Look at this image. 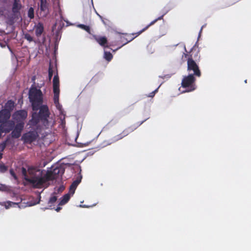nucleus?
I'll use <instances>...</instances> for the list:
<instances>
[{
	"label": "nucleus",
	"mask_w": 251,
	"mask_h": 251,
	"mask_svg": "<svg viewBox=\"0 0 251 251\" xmlns=\"http://www.w3.org/2000/svg\"><path fill=\"white\" fill-rule=\"evenodd\" d=\"M64 172V169L60 166H52L47 172L34 168H30L26 171L22 169V174L25 180L37 188L47 187L49 181L57 179Z\"/></svg>",
	"instance_id": "1"
},
{
	"label": "nucleus",
	"mask_w": 251,
	"mask_h": 251,
	"mask_svg": "<svg viewBox=\"0 0 251 251\" xmlns=\"http://www.w3.org/2000/svg\"><path fill=\"white\" fill-rule=\"evenodd\" d=\"M29 99L32 103L33 111H37L40 108L39 114L34 112L32 119L30 121L31 125L37 124L40 120H46L49 116L48 108L46 105H42V94L40 90L35 87H31L29 91Z\"/></svg>",
	"instance_id": "2"
},
{
	"label": "nucleus",
	"mask_w": 251,
	"mask_h": 251,
	"mask_svg": "<svg viewBox=\"0 0 251 251\" xmlns=\"http://www.w3.org/2000/svg\"><path fill=\"white\" fill-rule=\"evenodd\" d=\"M11 114L6 110L0 111V128L3 132H9L14 127L15 123L9 121Z\"/></svg>",
	"instance_id": "3"
},
{
	"label": "nucleus",
	"mask_w": 251,
	"mask_h": 251,
	"mask_svg": "<svg viewBox=\"0 0 251 251\" xmlns=\"http://www.w3.org/2000/svg\"><path fill=\"white\" fill-rule=\"evenodd\" d=\"M53 88L54 93V102L60 114L64 115L62 106L59 103V80L58 75H54L53 79Z\"/></svg>",
	"instance_id": "4"
},
{
	"label": "nucleus",
	"mask_w": 251,
	"mask_h": 251,
	"mask_svg": "<svg viewBox=\"0 0 251 251\" xmlns=\"http://www.w3.org/2000/svg\"><path fill=\"white\" fill-rule=\"evenodd\" d=\"M196 79L193 74H190L188 75L184 76L182 80L181 85L183 88H185L182 93L191 92L196 89L195 83Z\"/></svg>",
	"instance_id": "5"
},
{
	"label": "nucleus",
	"mask_w": 251,
	"mask_h": 251,
	"mask_svg": "<svg viewBox=\"0 0 251 251\" xmlns=\"http://www.w3.org/2000/svg\"><path fill=\"white\" fill-rule=\"evenodd\" d=\"M81 179H77L74 181L72 185L70 186L69 193L63 196L61 199L58 204L59 206H62L66 204L70 200L71 196L73 195L75 190L76 188L77 187L78 184L80 183Z\"/></svg>",
	"instance_id": "6"
},
{
	"label": "nucleus",
	"mask_w": 251,
	"mask_h": 251,
	"mask_svg": "<svg viewBox=\"0 0 251 251\" xmlns=\"http://www.w3.org/2000/svg\"><path fill=\"white\" fill-rule=\"evenodd\" d=\"M187 71L188 74L193 75L200 76L201 72L197 63L192 59L188 58L187 60Z\"/></svg>",
	"instance_id": "7"
},
{
	"label": "nucleus",
	"mask_w": 251,
	"mask_h": 251,
	"mask_svg": "<svg viewBox=\"0 0 251 251\" xmlns=\"http://www.w3.org/2000/svg\"><path fill=\"white\" fill-rule=\"evenodd\" d=\"M36 203H32L31 202H27V203L24 202H13L10 201H7L3 202L1 203V205L4 206L5 208L7 209L11 207H17L20 208H23L26 207V206H31L35 205Z\"/></svg>",
	"instance_id": "8"
},
{
	"label": "nucleus",
	"mask_w": 251,
	"mask_h": 251,
	"mask_svg": "<svg viewBox=\"0 0 251 251\" xmlns=\"http://www.w3.org/2000/svg\"><path fill=\"white\" fill-rule=\"evenodd\" d=\"M27 114L25 110H20L15 112L13 115V119L17 122H23V121L25 120L27 117Z\"/></svg>",
	"instance_id": "9"
},
{
	"label": "nucleus",
	"mask_w": 251,
	"mask_h": 251,
	"mask_svg": "<svg viewBox=\"0 0 251 251\" xmlns=\"http://www.w3.org/2000/svg\"><path fill=\"white\" fill-rule=\"evenodd\" d=\"M24 123L20 122L17 124L14 130L12 132V135L14 138H18L21 135V133L24 127Z\"/></svg>",
	"instance_id": "10"
},
{
	"label": "nucleus",
	"mask_w": 251,
	"mask_h": 251,
	"mask_svg": "<svg viewBox=\"0 0 251 251\" xmlns=\"http://www.w3.org/2000/svg\"><path fill=\"white\" fill-rule=\"evenodd\" d=\"M57 199V197L54 195H52L51 196L48 202L49 207L48 208H50L51 209H55V210L57 212L60 211V210L61 209V207L60 206H57L56 208H55V207L53 206V204L56 202Z\"/></svg>",
	"instance_id": "11"
},
{
	"label": "nucleus",
	"mask_w": 251,
	"mask_h": 251,
	"mask_svg": "<svg viewBox=\"0 0 251 251\" xmlns=\"http://www.w3.org/2000/svg\"><path fill=\"white\" fill-rule=\"evenodd\" d=\"M14 107V102L12 100L8 101L5 104L3 109L1 110H6L11 114L10 112Z\"/></svg>",
	"instance_id": "12"
},
{
	"label": "nucleus",
	"mask_w": 251,
	"mask_h": 251,
	"mask_svg": "<svg viewBox=\"0 0 251 251\" xmlns=\"http://www.w3.org/2000/svg\"><path fill=\"white\" fill-rule=\"evenodd\" d=\"M95 39L100 46L105 47V44L107 43V39L106 37L95 36Z\"/></svg>",
	"instance_id": "13"
},
{
	"label": "nucleus",
	"mask_w": 251,
	"mask_h": 251,
	"mask_svg": "<svg viewBox=\"0 0 251 251\" xmlns=\"http://www.w3.org/2000/svg\"><path fill=\"white\" fill-rule=\"evenodd\" d=\"M40 9L43 12L41 16H45L48 13L47 2H40Z\"/></svg>",
	"instance_id": "14"
},
{
	"label": "nucleus",
	"mask_w": 251,
	"mask_h": 251,
	"mask_svg": "<svg viewBox=\"0 0 251 251\" xmlns=\"http://www.w3.org/2000/svg\"><path fill=\"white\" fill-rule=\"evenodd\" d=\"M21 8V4L19 0H14L12 10L14 13H17L19 11Z\"/></svg>",
	"instance_id": "15"
},
{
	"label": "nucleus",
	"mask_w": 251,
	"mask_h": 251,
	"mask_svg": "<svg viewBox=\"0 0 251 251\" xmlns=\"http://www.w3.org/2000/svg\"><path fill=\"white\" fill-rule=\"evenodd\" d=\"M43 31V26L42 24L39 23L35 26V32L37 36L40 35Z\"/></svg>",
	"instance_id": "16"
},
{
	"label": "nucleus",
	"mask_w": 251,
	"mask_h": 251,
	"mask_svg": "<svg viewBox=\"0 0 251 251\" xmlns=\"http://www.w3.org/2000/svg\"><path fill=\"white\" fill-rule=\"evenodd\" d=\"M163 16H161L159 17H158L157 19L154 20V21H152L148 26H147L145 28L143 29L140 32H139L138 33V35H139L141 33H142L143 31L146 30L149 26L151 25H153L154 23H155L158 20H161L163 18Z\"/></svg>",
	"instance_id": "17"
},
{
	"label": "nucleus",
	"mask_w": 251,
	"mask_h": 251,
	"mask_svg": "<svg viewBox=\"0 0 251 251\" xmlns=\"http://www.w3.org/2000/svg\"><path fill=\"white\" fill-rule=\"evenodd\" d=\"M23 138L25 139V141L27 142H31L34 139L32 137V134L30 132L25 134L24 135Z\"/></svg>",
	"instance_id": "18"
},
{
	"label": "nucleus",
	"mask_w": 251,
	"mask_h": 251,
	"mask_svg": "<svg viewBox=\"0 0 251 251\" xmlns=\"http://www.w3.org/2000/svg\"><path fill=\"white\" fill-rule=\"evenodd\" d=\"M113 57L112 54L110 52L104 51V58L107 61H110Z\"/></svg>",
	"instance_id": "19"
},
{
	"label": "nucleus",
	"mask_w": 251,
	"mask_h": 251,
	"mask_svg": "<svg viewBox=\"0 0 251 251\" xmlns=\"http://www.w3.org/2000/svg\"><path fill=\"white\" fill-rule=\"evenodd\" d=\"M8 170V168L3 163H0V172L4 173Z\"/></svg>",
	"instance_id": "20"
},
{
	"label": "nucleus",
	"mask_w": 251,
	"mask_h": 251,
	"mask_svg": "<svg viewBox=\"0 0 251 251\" xmlns=\"http://www.w3.org/2000/svg\"><path fill=\"white\" fill-rule=\"evenodd\" d=\"M77 26L86 30L88 32L90 33V28L88 26L80 24V25H77Z\"/></svg>",
	"instance_id": "21"
},
{
	"label": "nucleus",
	"mask_w": 251,
	"mask_h": 251,
	"mask_svg": "<svg viewBox=\"0 0 251 251\" xmlns=\"http://www.w3.org/2000/svg\"><path fill=\"white\" fill-rule=\"evenodd\" d=\"M28 16L30 19L34 17V9L33 8L31 7L29 9L28 11Z\"/></svg>",
	"instance_id": "22"
},
{
	"label": "nucleus",
	"mask_w": 251,
	"mask_h": 251,
	"mask_svg": "<svg viewBox=\"0 0 251 251\" xmlns=\"http://www.w3.org/2000/svg\"><path fill=\"white\" fill-rule=\"evenodd\" d=\"M6 142H3L0 144V151H2L6 147Z\"/></svg>",
	"instance_id": "23"
},
{
	"label": "nucleus",
	"mask_w": 251,
	"mask_h": 251,
	"mask_svg": "<svg viewBox=\"0 0 251 251\" xmlns=\"http://www.w3.org/2000/svg\"><path fill=\"white\" fill-rule=\"evenodd\" d=\"M7 190V187L6 185L2 184H0V191H3Z\"/></svg>",
	"instance_id": "24"
},
{
	"label": "nucleus",
	"mask_w": 251,
	"mask_h": 251,
	"mask_svg": "<svg viewBox=\"0 0 251 251\" xmlns=\"http://www.w3.org/2000/svg\"><path fill=\"white\" fill-rule=\"evenodd\" d=\"M25 38L27 40H28V41H30V42L32 41V37H31L30 35H29V34H26V35H25Z\"/></svg>",
	"instance_id": "25"
},
{
	"label": "nucleus",
	"mask_w": 251,
	"mask_h": 251,
	"mask_svg": "<svg viewBox=\"0 0 251 251\" xmlns=\"http://www.w3.org/2000/svg\"><path fill=\"white\" fill-rule=\"evenodd\" d=\"M10 173L11 174V175L14 177V178L15 179H17V176H16L15 175V174H14L13 171L12 170H10Z\"/></svg>",
	"instance_id": "26"
},
{
	"label": "nucleus",
	"mask_w": 251,
	"mask_h": 251,
	"mask_svg": "<svg viewBox=\"0 0 251 251\" xmlns=\"http://www.w3.org/2000/svg\"><path fill=\"white\" fill-rule=\"evenodd\" d=\"M160 85L159 86V87L156 89H155L153 92H152L151 93L150 95L149 96V97H152L154 96V94H155V93L157 91L159 87H160Z\"/></svg>",
	"instance_id": "27"
},
{
	"label": "nucleus",
	"mask_w": 251,
	"mask_h": 251,
	"mask_svg": "<svg viewBox=\"0 0 251 251\" xmlns=\"http://www.w3.org/2000/svg\"><path fill=\"white\" fill-rule=\"evenodd\" d=\"M127 134V133H124V135L121 136V135H118V137L116 139V140H118L119 139H122L123 137L125 136Z\"/></svg>",
	"instance_id": "28"
},
{
	"label": "nucleus",
	"mask_w": 251,
	"mask_h": 251,
	"mask_svg": "<svg viewBox=\"0 0 251 251\" xmlns=\"http://www.w3.org/2000/svg\"><path fill=\"white\" fill-rule=\"evenodd\" d=\"M0 46L2 47V48H4L6 46V43H0Z\"/></svg>",
	"instance_id": "29"
},
{
	"label": "nucleus",
	"mask_w": 251,
	"mask_h": 251,
	"mask_svg": "<svg viewBox=\"0 0 251 251\" xmlns=\"http://www.w3.org/2000/svg\"><path fill=\"white\" fill-rule=\"evenodd\" d=\"M47 2L46 1V0H40V2Z\"/></svg>",
	"instance_id": "30"
},
{
	"label": "nucleus",
	"mask_w": 251,
	"mask_h": 251,
	"mask_svg": "<svg viewBox=\"0 0 251 251\" xmlns=\"http://www.w3.org/2000/svg\"><path fill=\"white\" fill-rule=\"evenodd\" d=\"M2 153L0 152V159L2 158Z\"/></svg>",
	"instance_id": "31"
},
{
	"label": "nucleus",
	"mask_w": 251,
	"mask_h": 251,
	"mask_svg": "<svg viewBox=\"0 0 251 251\" xmlns=\"http://www.w3.org/2000/svg\"><path fill=\"white\" fill-rule=\"evenodd\" d=\"M49 76H50V77H51V76H52V74H51V73L50 72V71L49 72Z\"/></svg>",
	"instance_id": "32"
},
{
	"label": "nucleus",
	"mask_w": 251,
	"mask_h": 251,
	"mask_svg": "<svg viewBox=\"0 0 251 251\" xmlns=\"http://www.w3.org/2000/svg\"><path fill=\"white\" fill-rule=\"evenodd\" d=\"M203 26H204L203 25V26L201 27V29L200 32V34H201V31H202V28H203Z\"/></svg>",
	"instance_id": "33"
},
{
	"label": "nucleus",
	"mask_w": 251,
	"mask_h": 251,
	"mask_svg": "<svg viewBox=\"0 0 251 251\" xmlns=\"http://www.w3.org/2000/svg\"><path fill=\"white\" fill-rule=\"evenodd\" d=\"M164 77H167V78H169L170 76L169 75L164 76Z\"/></svg>",
	"instance_id": "34"
},
{
	"label": "nucleus",
	"mask_w": 251,
	"mask_h": 251,
	"mask_svg": "<svg viewBox=\"0 0 251 251\" xmlns=\"http://www.w3.org/2000/svg\"><path fill=\"white\" fill-rule=\"evenodd\" d=\"M97 15H98V16H99L100 18H102V17L100 16V15H99V14H98V13H97Z\"/></svg>",
	"instance_id": "35"
},
{
	"label": "nucleus",
	"mask_w": 251,
	"mask_h": 251,
	"mask_svg": "<svg viewBox=\"0 0 251 251\" xmlns=\"http://www.w3.org/2000/svg\"><path fill=\"white\" fill-rule=\"evenodd\" d=\"M63 189H64V188L62 187V188H60V190L62 191V190H63Z\"/></svg>",
	"instance_id": "36"
},
{
	"label": "nucleus",
	"mask_w": 251,
	"mask_h": 251,
	"mask_svg": "<svg viewBox=\"0 0 251 251\" xmlns=\"http://www.w3.org/2000/svg\"><path fill=\"white\" fill-rule=\"evenodd\" d=\"M58 9H59V10H60V7L59 5H58Z\"/></svg>",
	"instance_id": "37"
},
{
	"label": "nucleus",
	"mask_w": 251,
	"mask_h": 251,
	"mask_svg": "<svg viewBox=\"0 0 251 251\" xmlns=\"http://www.w3.org/2000/svg\"><path fill=\"white\" fill-rule=\"evenodd\" d=\"M134 38H132L130 40H132V39H133Z\"/></svg>",
	"instance_id": "38"
},
{
	"label": "nucleus",
	"mask_w": 251,
	"mask_h": 251,
	"mask_svg": "<svg viewBox=\"0 0 251 251\" xmlns=\"http://www.w3.org/2000/svg\"><path fill=\"white\" fill-rule=\"evenodd\" d=\"M245 82H246V83L247 82V80H245Z\"/></svg>",
	"instance_id": "39"
}]
</instances>
